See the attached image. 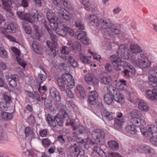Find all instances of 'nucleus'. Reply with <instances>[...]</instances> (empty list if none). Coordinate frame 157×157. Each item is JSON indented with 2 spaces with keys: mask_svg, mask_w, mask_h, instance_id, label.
Wrapping results in <instances>:
<instances>
[{
  "mask_svg": "<svg viewBox=\"0 0 157 157\" xmlns=\"http://www.w3.org/2000/svg\"><path fill=\"white\" fill-rule=\"evenodd\" d=\"M89 18L92 25L96 27L101 25L102 28L101 33L105 37H113V35L110 27L111 22L109 20L103 19L99 21L97 17L94 14L90 15Z\"/></svg>",
  "mask_w": 157,
  "mask_h": 157,
  "instance_id": "obj_1",
  "label": "nucleus"
},
{
  "mask_svg": "<svg viewBox=\"0 0 157 157\" xmlns=\"http://www.w3.org/2000/svg\"><path fill=\"white\" fill-rule=\"evenodd\" d=\"M57 114L55 117L48 113L46 117V120L49 125L50 127L55 128L56 126V122L60 126H63L64 120L67 121L69 119L68 114L66 111H64Z\"/></svg>",
  "mask_w": 157,
  "mask_h": 157,
  "instance_id": "obj_2",
  "label": "nucleus"
},
{
  "mask_svg": "<svg viewBox=\"0 0 157 157\" xmlns=\"http://www.w3.org/2000/svg\"><path fill=\"white\" fill-rule=\"evenodd\" d=\"M17 14L21 20L27 21L30 23H33L35 22L40 21L43 19V14L36 11V12L32 14L25 13L23 11H18Z\"/></svg>",
  "mask_w": 157,
  "mask_h": 157,
  "instance_id": "obj_3",
  "label": "nucleus"
},
{
  "mask_svg": "<svg viewBox=\"0 0 157 157\" xmlns=\"http://www.w3.org/2000/svg\"><path fill=\"white\" fill-rule=\"evenodd\" d=\"M58 85L62 91H65L66 88L71 86L73 87L75 86L74 79L72 76L69 74H66L62 75L61 78L57 79Z\"/></svg>",
  "mask_w": 157,
  "mask_h": 157,
  "instance_id": "obj_4",
  "label": "nucleus"
},
{
  "mask_svg": "<svg viewBox=\"0 0 157 157\" xmlns=\"http://www.w3.org/2000/svg\"><path fill=\"white\" fill-rule=\"evenodd\" d=\"M49 34V37L52 41H47L46 42V44L51 52L53 53V57H55L56 56V49L58 46L56 42L58 39L56 36L52 33V31L51 33Z\"/></svg>",
  "mask_w": 157,
  "mask_h": 157,
  "instance_id": "obj_5",
  "label": "nucleus"
},
{
  "mask_svg": "<svg viewBox=\"0 0 157 157\" xmlns=\"http://www.w3.org/2000/svg\"><path fill=\"white\" fill-rule=\"evenodd\" d=\"M138 112L136 110H134L131 113V123L137 127L144 126L146 124L145 120L141 117H136L137 116Z\"/></svg>",
  "mask_w": 157,
  "mask_h": 157,
  "instance_id": "obj_6",
  "label": "nucleus"
},
{
  "mask_svg": "<svg viewBox=\"0 0 157 157\" xmlns=\"http://www.w3.org/2000/svg\"><path fill=\"white\" fill-rule=\"evenodd\" d=\"M3 6V9L7 11L6 15L7 17H12L14 16L12 12L11 6L13 3L16 4L18 3L19 0H1Z\"/></svg>",
  "mask_w": 157,
  "mask_h": 157,
  "instance_id": "obj_7",
  "label": "nucleus"
},
{
  "mask_svg": "<svg viewBox=\"0 0 157 157\" xmlns=\"http://www.w3.org/2000/svg\"><path fill=\"white\" fill-rule=\"evenodd\" d=\"M157 127L154 124L147 126L144 128L140 129L142 134L145 136H151L152 134L157 132V119L155 121Z\"/></svg>",
  "mask_w": 157,
  "mask_h": 157,
  "instance_id": "obj_8",
  "label": "nucleus"
},
{
  "mask_svg": "<svg viewBox=\"0 0 157 157\" xmlns=\"http://www.w3.org/2000/svg\"><path fill=\"white\" fill-rule=\"evenodd\" d=\"M91 134L92 137L96 143L103 142L105 137L104 132L99 129L94 130L92 132Z\"/></svg>",
  "mask_w": 157,
  "mask_h": 157,
  "instance_id": "obj_9",
  "label": "nucleus"
},
{
  "mask_svg": "<svg viewBox=\"0 0 157 157\" xmlns=\"http://www.w3.org/2000/svg\"><path fill=\"white\" fill-rule=\"evenodd\" d=\"M128 50L124 44L120 45L117 51L118 57L124 59H128L129 55L128 52Z\"/></svg>",
  "mask_w": 157,
  "mask_h": 157,
  "instance_id": "obj_10",
  "label": "nucleus"
},
{
  "mask_svg": "<svg viewBox=\"0 0 157 157\" xmlns=\"http://www.w3.org/2000/svg\"><path fill=\"white\" fill-rule=\"evenodd\" d=\"M86 36V32L80 31L76 32L75 37L80 40L84 44L88 45L90 44V39Z\"/></svg>",
  "mask_w": 157,
  "mask_h": 157,
  "instance_id": "obj_11",
  "label": "nucleus"
},
{
  "mask_svg": "<svg viewBox=\"0 0 157 157\" xmlns=\"http://www.w3.org/2000/svg\"><path fill=\"white\" fill-rule=\"evenodd\" d=\"M122 115L123 114L121 113L118 112L117 113V117L115 118L114 123V127L116 129H119L122 127L123 123L124 122V116H123Z\"/></svg>",
  "mask_w": 157,
  "mask_h": 157,
  "instance_id": "obj_12",
  "label": "nucleus"
},
{
  "mask_svg": "<svg viewBox=\"0 0 157 157\" xmlns=\"http://www.w3.org/2000/svg\"><path fill=\"white\" fill-rule=\"evenodd\" d=\"M61 58L64 60H67L74 68L78 66V64L77 60L70 55H67L65 56H62Z\"/></svg>",
  "mask_w": 157,
  "mask_h": 157,
  "instance_id": "obj_13",
  "label": "nucleus"
},
{
  "mask_svg": "<svg viewBox=\"0 0 157 157\" xmlns=\"http://www.w3.org/2000/svg\"><path fill=\"white\" fill-rule=\"evenodd\" d=\"M101 83L105 85H109L112 84V79L110 76L108 74L104 73L100 77Z\"/></svg>",
  "mask_w": 157,
  "mask_h": 157,
  "instance_id": "obj_14",
  "label": "nucleus"
},
{
  "mask_svg": "<svg viewBox=\"0 0 157 157\" xmlns=\"http://www.w3.org/2000/svg\"><path fill=\"white\" fill-rule=\"evenodd\" d=\"M17 25L16 24L10 22H7L4 25V28L5 30H9V32L15 33L16 31Z\"/></svg>",
  "mask_w": 157,
  "mask_h": 157,
  "instance_id": "obj_15",
  "label": "nucleus"
},
{
  "mask_svg": "<svg viewBox=\"0 0 157 157\" xmlns=\"http://www.w3.org/2000/svg\"><path fill=\"white\" fill-rule=\"evenodd\" d=\"M49 91L51 96L56 101H59L60 100L61 95L56 89L55 87L51 88L49 89Z\"/></svg>",
  "mask_w": 157,
  "mask_h": 157,
  "instance_id": "obj_16",
  "label": "nucleus"
},
{
  "mask_svg": "<svg viewBox=\"0 0 157 157\" xmlns=\"http://www.w3.org/2000/svg\"><path fill=\"white\" fill-rule=\"evenodd\" d=\"M145 94L146 96L148 98L152 100H155L157 95V89L154 88L152 90H147L145 91Z\"/></svg>",
  "mask_w": 157,
  "mask_h": 157,
  "instance_id": "obj_17",
  "label": "nucleus"
},
{
  "mask_svg": "<svg viewBox=\"0 0 157 157\" xmlns=\"http://www.w3.org/2000/svg\"><path fill=\"white\" fill-rule=\"evenodd\" d=\"M137 150H142L141 152L147 154L149 157H156L155 151L152 148H139Z\"/></svg>",
  "mask_w": 157,
  "mask_h": 157,
  "instance_id": "obj_18",
  "label": "nucleus"
},
{
  "mask_svg": "<svg viewBox=\"0 0 157 157\" xmlns=\"http://www.w3.org/2000/svg\"><path fill=\"white\" fill-rule=\"evenodd\" d=\"M98 96V94L95 91H91L90 95L88 96L89 102L92 105L96 104Z\"/></svg>",
  "mask_w": 157,
  "mask_h": 157,
  "instance_id": "obj_19",
  "label": "nucleus"
},
{
  "mask_svg": "<svg viewBox=\"0 0 157 157\" xmlns=\"http://www.w3.org/2000/svg\"><path fill=\"white\" fill-rule=\"evenodd\" d=\"M150 72L156 76L151 75L148 78L149 81L153 84L157 85V66H155L152 70L150 71Z\"/></svg>",
  "mask_w": 157,
  "mask_h": 157,
  "instance_id": "obj_20",
  "label": "nucleus"
},
{
  "mask_svg": "<svg viewBox=\"0 0 157 157\" xmlns=\"http://www.w3.org/2000/svg\"><path fill=\"white\" fill-rule=\"evenodd\" d=\"M66 152L67 154L71 155L74 154L76 156L81 153V148H68Z\"/></svg>",
  "mask_w": 157,
  "mask_h": 157,
  "instance_id": "obj_21",
  "label": "nucleus"
},
{
  "mask_svg": "<svg viewBox=\"0 0 157 157\" xmlns=\"http://www.w3.org/2000/svg\"><path fill=\"white\" fill-rule=\"evenodd\" d=\"M67 26L63 24L60 26L57 29L56 32L59 35L62 36H66L67 34Z\"/></svg>",
  "mask_w": 157,
  "mask_h": 157,
  "instance_id": "obj_22",
  "label": "nucleus"
},
{
  "mask_svg": "<svg viewBox=\"0 0 157 157\" xmlns=\"http://www.w3.org/2000/svg\"><path fill=\"white\" fill-rule=\"evenodd\" d=\"M137 101L138 107L140 109L145 111H147L149 110L148 106L143 100L138 99Z\"/></svg>",
  "mask_w": 157,
  "mask_h": 157,
  "instance_id": "obj_23",
  "label": "nucleus"
},
{
  "mask_svg": "<svg viewBox=\"0 0 157 157\" xmlns=\"http://www.w3.org/2000/svg\"><path fill=\"white\" fill-rule=\"evenodd\" d=\"M151 65V63L148 60H144L143 61L139 62L137 64L136 67L141 68L142 70L148 67Z\"/></svg>",
  "mask_w": 157,
  "mask_h": 157,
  "instance_id": "obj_24",
  "label": "nucleus"
},
{
  "mask_svg": "<svg viewBox=\"0 0 157 157\" xmlns=\"http://www.w3.org/2000/svg\"><path fill=\"white\" fill-rule=\"evenodd\" d=\"M110 28L111 29L112 33L117 34L120 33L121 28L119 24H113L110 25Z\"/></svg>",
  "mask_w": 157,
  "mask_h": 157,
  "instance_id": "obj_25",
  "label": "nucleus"
},
{
  "mask_svg": "<svg viewBox=\"0 0 157 157\" xmlns=\"http://www.w3.org/2000/svg\"><path fill=\"white\" fill-rule=\"evenodd\" d=\"M59 15L61 18L67 21H69L72 17L71 14L64 13V9L63 8L60 9V10L59 12Z\"/></svg>",
  "mask_w": 157,
  "mask_h": 157,
  "instance_id": "obj_26",
  "label": "nucleus"
},
{
  "mask_svg": "<svg viewBox=\"0 0 157 157\" xmlns=\"http://www.w3.org/2000/svg\"><path fill=\"white\" fill-rule=\"evenodd\" d=\"M44 95H41V100L42 101H44V104L46 107L49 109H51L52 107V101L50 99L47 98L46 97H44Z\"/></svg>",
  "mask_w": 157,
  "mask_h": 157,
  "instance_id": "obj_27",
  "label": "nucleus"
},
{
  "mask_svg": "<svg viewBox=\"0 0 157 157\" xmlns=\"http://www.w3.org/2000/svg\"><path fill=\"white\" fill-rule=\"evenodd\" d=\"M135 125H128L125 127V131L127 133L132 135L136 134L137 132V130L135 128Z\"/></svg>",
  "mask_w": 157,
  "mask_h": 157,
  "instance_id": "obj_28",
  "label": "nucleus"
},
{
  "mask_svg": "<svg viewBox=\"0 0 157 157\" xmlns=\"http://www.w3.org/2000/svg\"><path fill=\"white\" fill-rule=\"evenodd\" d=\"M103 115L106 120L110 121L113 119L114 114L112 112H109L105 109L103 110Z\"/></svg>",
  "mask_w": 157,
  "mask_h": 157,
  "instance_id": "obj_29",
  "label": "nucleus"
},
{
  "mask_svg": "<svg viewBox=\"0 0 157 157\" xmlns=\"http://www.w3.org/2000/svg\"><path fill=\"white\" fill-rule=\"evenodd\" d=\"M130 49L132 52L134 53L141 52L142 50L141 47L136 44H132L130 46Z\"/></svg>",
  "mask_w": 157,
  "mask_h": 157,
  "instance_id": "obj_30",
  "label": "nucleus"
},
{
  "mask_svg": "<svg viewBox=\"0 0 157 157\" xmlns=\"http://www.w3.org/2000/svg\"><path fill=\"white\" fill-rule=\"evenodd\" d=\"M104 100L106 104L110 105L113 102V97L109 94H105L104 96Z\"/></svg>",
  "mask_w": 157,
  "mask_h": 157,
  "instance_id": "obj_31",
  "label": "nucleus"
},
{
  "mask_svg": "<svg viewBox=\"0 0 157 157\" xmlns=\"http://www.w3.org/2000/svg\"><path fill=\"white\" fill-rule=\"evenodd\" d=\"M78 129V131L80 134H84L86 136H89L90 132L89 129L86 128L83 126L80 125Z\"/></svg>",
  "mask_w": 157,
  "mask_h": 157,
  "instance_id": "obj_32",
  "label": "nucleus"
},
{
  "mask_svg": "<svg viewBox=\"0 0 157 157\" xmlns=\"http://www.w3.org/2000/svg\"><path fill=\"white\" fill-rule=\"evenodd\" d=\"M113 100L118 102H121L124 99L123 95L118 91L113 96Z\"/></svg>",
  "mask_w": 157,
  "mask_h": 157,
  "instance_id": "obj_33",
  "label": "nucleus"
},
{
  "mask_svg": "<svg viewBox=\"0 0 157 157\" xmlns=\"http://www.w3.org/2000/svg\"><path fill=\"white\" fill-rule=\"evenodd\" d=\"M121 58L118 56H117L116 55H113L111 56L110 57V59L111 61L115 67L117 66V64L119 62L121 61Z\"/></svg>",
  "mask_w": 157,
  "mask_h": 157,
  "instance_id": "obj_34",
  "label": "nucleus"
},
{
  "mask_svg": "<svg viewBox=\"0 0 157 157\" xmlns=\"http://www.w3.org/2000/svg\"><path fill=\"white\" fill-rule=\"evenodd\" d=\"M46 16L48 20L50 22H52L54 20H56L57 18L55 16V13L52 11H48L47 12Z\"/></svg>",
  "mask_w": 157,
  "mask_h": 157,
  "instance_id": "obj_35",
  "label": "nucleus"
},
{
  "mask_svg": "<svg viewBox=\"0 0 157 157\" xmlns=\"http://www.w3.org/2000/svg\"><path fill=\"white\" fill-rule=\"evenodd\" d=\"M25 133L26 137L29 136L33 137L35 136V133L33 131V128L29 126L26 127L25 128Z\"/></svg>",
  "mask_w": 157,
  "mask_h": 157,
  "instance_id": "obj_36",
  "label": "nucleus"
},
{
  "mask_svg": "<svg viewBox=\"0 0 157 157\" xmlns=\"http://www.w3.org/2000/svg\"><path fill=\"white\" fill-rule=\"evenodd\" d=\"M107 90L108 93L109 95H112V96L114 95L118 91V90L111 85H109L107 87Z\"/></svg>",
  "mask_w": 157,
  "mask_h": 157,
  "instance_id": "obj_37",
  "label": "nucleus"
},
{
  "mask_svg": "<svg viewBox=\"0 0 157 157\" xmlns=\"http://www.w3.org/2000/svg\"><path fill=\"white\" fill-rule=\"evenodd\" d=\"M23 28L26 33L29 34L31 32V28L30 26L26 21L22 23Z\"/></svg>",
  "mask_w": 157,
  "mask_h": 157,
  "instance_id": "obj_38",
  "label": "nucleus"
},
{
  "mask_svg": "<svg viewBox=\"0 0 157 157\" xmlns=\"http://www.w3.org/2000/svg\"><path fill=\"white\" fill-rule=\"evenodd\" d=\"M75 28L78 29L83 30L84 29V25L80 19L77 20L75 23Z\"/></svg>",
  "mask_w": 157,
  "mask_h": 157,
  "instance_id": "obj_39",
  "label": "nucleus"
},
{
  "mask_svg": "<svg viewBox=\"0 0 157 157\" xmlns=\"http://www.w3.org/2000/svg\"><path fill=\"white\" fill-rule=\"evenodd\" d=\"M32 47L35 52L38 54L41 53L40 48L38 45V42L34 40L33 41Z\"/></svg>",
  "mask_w": 157,
  "mask_h": 157,
  "instance_id": "obj_40",
  "label": "nucleus"
},
{
  "mask_svg": "<svg viewBox=\"0 0 157 157\" xmlns=\"http://www.w3.org/2000/svg\"><path fill=\"white\" fill-rule=\"evenodd\" d=\"M50 27L52 29L54 30L57 31V29H58V28L60 26H61L63 23H58L56 22V20H54V21L52 22H50Z\"/></svg>",
  "mask_w": 157,
  "mask_h": 157,
  "instance_id": "obj_41",
  "label": "nucleus"
},
{
  "mask_svg": "<svg viewBox=\"0 0 157 157\" xmlns=\"http://www.w3.org/2000/svg\"><path fill=\"white\" fill-rule=\"evenodd\" d=\"M33 27L35 31V33L33 34V37L36 39H38L40 36V34L39 32V27L35 25H33Z\"/></svg>",
  "mask_w": 157,
  "mask_h": 157,
  "instance_id": "obj_42",
  "label": "nucleus"
},
{
  "mask_svg": "<svg viewBox=\"0 0 157 157\" xmlns=\"http://www.w3.org/2000/svg\"><path fill=\"white\" fill-rule=\"evenodd\" d=\"M38 81L37 83L38 84L39 86L40 87L41 84L47 78V76L46 75H44L43 74H39L38 75Z\"/></svg>",
  "mask_w": 157,
  "mask_h": 157,
  "instance_id": "obj_43",
  "label": "nucleus"
},
{
  "mask_svg": "<svg viewBox=\"0 0 157 157\" xmlns=\"http://www.w3.org/2000/svg\"><path fill=\"white\" fill-rule=\"evenodd\" d=\"M71 48L73 51L76 50L81 51V46L80 43L78 41H76L74 44H72Z\"/></svg>",
  "mask_w": 157,
  "mask_h": 157,
  "instance_id": "obj_44",
  "label": "nucleus"
},
{
  "mask_svg": "<svg viewBox=\"0 0 157 157\" xmlns=\"http://www.w3.org/2000/svg\"><path fill=\"white\" fill-rule=\"evenodd\" d=\"M138 56V54H133L130 57L129 56L130 59L132 62L133 64L136 67L137 66V64H138L139 61L138 59H137V57Z\"/></svg>",
  "mask_w": 157,
  "mask_h": 157,
  "instance_id": "obj_45",
  "label": "nucleus"
},
{
  "mask_svg": "<svg viewBox=\"0 0 157 157\" xmlns=\"http://www.w3.org/2000/svg\"><path fill=\"white\" fill-rule=\"evenodd\" d=\"M69 124L73 128V129L75 130L78 129L80 125L79 122L76 120H71Z\"/></svg>",
  "mask_w": 157,
  "mask_h": 157,
  "instance_id": "obj_46",
  "label": "nucleus"
},
{
  "mask_svg": "<svg viewBox=\"0 0 157 157\" xmlns=\"http://www.w3.org/2000/svg\"><path fill=\"white\" fill-rule=\"evenodd\" d=\"M9 106V105L4 100L2 99L1 100L0 102V108L2 110L6 111Z\"/></svg>",
  "mask_w": 157,
  "mask_h": 157,
  "instance_id": "obj_47",
  "label": "nucleus"
},
{
  "mask_svg": "<svg viewBox=\"0 0 157 157\" xmlns=\"http://www.w3.org/2000/svg\"><path fill=\"white\" fill-rule=\"evenodd\" d=\"M85 141V143L83 144L85 147H90L95 144V143L90 138H87Z\"/></svg>",
  "mask_w": 157,
  "mask_h": 157,
  "instance_id": "obj_48",
  "label": "nucleus"
},
{
  "mask_svg": "<svg viewBox=\"0 0 157 157\" xmlns=\"http://www.w3.org/2000/svg\"><path fill=\"white\" fill-rule=\"evenodd\" d=\"M128 63L125 61H120L118 63L116 67H115V69L116 70H119L120 68V67H122L123 68L127 67L128 66Z\"/></svg>",
  "mask_w": 157,
  "mask_h": 157,
  "instance_id": "obj_49",
  "label": "nucleus"
},
{
  "mask_svg": "<svg viewBox=\"0 0 157 157\" xmlns=\"http://www.w3.org/2000/svg\"><path fill=\"white\" fill-rule=\"evenodd\" d=\"M77 89L79 92L82 98H85L86 97V93L84 91L83 88L81 85H79L77 86Z\"/></svg>",
  "mask_w": 157,
  "mask_h": 157,
  "instance_id": "obj_50",
  "label": "nucleus"
},
{
  "mask_svg": "<svg viewBox=\"0 0 157 157\" xmlns=\"http://www.w3.org/2000/svg\"><path fill=\"white\" fill-rule=\"evenodd\" d=\"M79 57L82 61L84 63L86 64H90V60L86 56L82 53H80L79 55Z\"/></svg>",
  "mask_w": 157,
  "mask_h": 157,
  "instance_id": "obj_51",
  "label": "nucleus"
},
{
  "mask_svg": "<svg viewBox=\"0 0 157 157\" xmlns=\"http://www.w3.org/2000/svg\"><path fill=\"white\" fill-rule=\"evenodd\" d=\"M1 114L4 118L7 120H10L13 118V115L11 113L6 112L2 113V112H1Z\"/></svg>",
  "mask_w": 157,
  "mask_h": 157,
  "instance_id": "obj_52",
  "label": "nucleus"
},
{
  "mask_svg": "<svg viewBox=\"0 0 157 157\" xmlns=\"http://www.w3.org/2000/svg\"><path fill=\"white\" fill-rule=\"evenodd\" d=\"M138 59L140 62L143 61L144 60H148L147 57V54L145 53H143L140 54H138Z\"/></svg>",
  "mask_w": 157,
  "mask_h": 157,
  "instance_id": "obj_53",
  "label": "nucleus"
},
{
  "mask_svg": "<svg viewBox=\"0 0 157 157\" xmlns=\"http://www.w3.org/2000/svg\"><path fill=\"white\" fill-rule=\"evenodd\" d=\"M82 3L84 6L86 10H89L91 8V4L89 0H83Z\"/></svg>",
  "mask_w": 157,
  "mask_h": 157,
  "instance_id": "obj_54",
  "label": "nucleus"
},
{
  "mask_svg": "<svg viewBox=\"0 0 157 157\" xmlns=\"http://www.w3.org/2000/svg\"><path fill=\"white\" fill-rule=\"evenodd\" d=\"M94 77V76L92 75L89 73L85 75L84 79L87 83L90 84Z\"/></svg>",
  "mask_w": 157,
  "mask_h": 157,
  "instance_id": "obj_55",
  "label": "nucleus"
},
{
  "mask_svg": "<svg viewBox=\"0 0 157 157\" xmlns=\"http://www.w3.org/2000/svg\"><path fill=\"white\" fill-rule=\"evenodd\" d=\"M27 122L30 125L36 123L35 118L32 114H31L30 116L28 117Z\"/></svg>",
  "mask_w": 157,
  "mask_h": 157,
  "instance_id": "obj_56",
  "label": "nucleus"
},
{
  "mask_svg": "<svg viewBox=\"0 0 157 157\" xmlns=\"http://www.w3.org/2000/svg\"><path fill=\"white\" fill-rule=\"evenodd\" d=\"M109 147H119V145L116 141L111 140L108 142Z\"/></svg>",
  "mask_w": 157,
  "mask_h": 157,
  "instance_id": "obj_57",
  "label": "nucleus"
},
{
  "mask_svg": "<svg viewBox=\"0 0 157 157\" xmlns=\"http://www.w3.org/2000/svg\"><path fill=\"white\" fill-rule=\"evenodd\" d=\"M32 99L37 101L38 102L42 101L41 96L40 97L37 92L36 91H34L33 96Z\"/></svg>",
  "mask_w": 157,
  "mask_h": 157,
  "instance_id": "obj_58",
  "label": "nucleus"
},
{
  "mask_svg": "<svg viewBox=\"0 0 157 157\" xmlns=\"http://www.w3.org/2000/svg\"><path fill=\"white\" fill-rule=\"evenodd\" d=\"M2 99L9 105L12 101L11 97L7 94L3 95Z\"/></svg>",
  "mask_w": 157,
  "mask_h": 157,
  "instance_id": "obj_59",
  "label": "nucleus"
},
{
  "mask_svg": "<svg viewBox=\"0 0 157 157\" xmlns=\"http://www.w3.org/2000/svg\"><path fill=\"white\" fill-rule=\"evenodd\" d=\"M62 2L63 5L67 8L70 9H72V4L67 0H62Z\"/></svg>",
  "mask_w": 157,
  "mask_h": 157,
  "instance_id": "obj_60",
  "label": "nucleus"
},
{
  "mask_svg": "<svg viewBox=\"0 0 157 157\" xmlns=\"http://www.w3.org/2000/svg\"><path fill=\"white\" fill-rule=\"evenodd\" d=\"M16 58L17 61L19 64L24 69L26 65H27V64L22 61L19 57H16Z\"/></svg>",
  "mask_w": 157,
  "mask_h": 157,
  "instance_id": "obj_61",
  "label": "nucleus"
},
{
  "mask_svg": "<svg viewBox=\"0 0 157 157\" xmlns=\"http://www.w3.org/2000/svg\"><path fill=\"white\" fill-rule=\"evenodd\" d=\"M51 143L50 140L48 138L43 139L42 140V144L43 146H49Z\"/></svg>",
  "mask_w": 157,
  "mask_h": 157,
  "instance_id": "obj_62",
  "label": "nucleus"
},
{
  "mask_svg": "<svg viewBox=\"0 0 157 157\" xmlns=\"http://www.w3.org/2000/svg\"><path fill=\"white\" fill-rule=\"evenodd\" d=\"M150 137V141L152 144L157 145V137L153 136V135L151 136H146Z\"/></svg>",
  "mask_w": 157,
  "mask_h": 157,
  "instance_id": "obj_63",
  "label": "nucleus"
},
{
  "mask_svg": "<svg viewBox=\"0 0 157 157\" xmlns=\"http://www.w3.org/2000/svg\"><path fill=\"white\" fill-rule=\"evenodd\" d=\"M34 150L33 149L29 150L28 153L29 157H38L37 154L34 152Z\"/></svg>",
  "mask_w": 157,
  "mask_h": 157,
  "instance_id": "obj_64",
  "label": "nucleus"
}]
</instances>
